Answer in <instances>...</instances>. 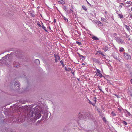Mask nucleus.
I'll list each match as a JSON object with an SVG mask.
<instances>
[{"label": "nucleus", "mask_w": 132, "mask_h": 132, "mask_svg": "<svg viewBox=\"0 0 132 132\" xmlns=\"http://www.w3.org/2000/svg\"><path fill=\"white\" fill-rule=\"evenodd\" d=\"M38 106H36L34 107L32 110L30 112V113H31L30 115H29L30 117H32L33 116V114L35 115V117L37 119H38L41 116V114L40 113L39 110L38 109Z\"/></svg>", "instance_id": "f257e3e1"}, {"label": "nucleus", "mask_w": 132, "mask_h": 132, "mask_svg": "<svg viewBox=\"0 0 132 132\" xmlns=\"http://www.w3.org/2000/svg\"><path fill=\"white\" fill-rule=\"evenodd\" d=\"M89 114L88 113L85 112L84 113H79L78 115V117L79 119H82L83 118H86L89 117Z\"/></svg>", "instance_id": "f03ea898"}, {"label": "nucleus", "mask_w": 132, "mask_h": 132, "mask_svg": "<svg viewBox=\"0 0 132 132\" xmlns=\"http://www.w3.org/2000/svg\"><path fill=\"white\" fill-rule=\"evenodd\" d=\"M10 56L9 54H7L6 56L2 57V59L0 60V65H1V64H2L7 65L8 63L7 62V60L8 59H9V57Z\"/></svg>", "instance_id": "7ed1b4c3"}, {"label": "nucleus", "mask_w": 132, "mask_h": 132, "mask_svg": "<svg viewBox=\"0 0 132 132\" xmlns=\"http://www.w3.org/2000/svg\"><path fill=\"white\" fill-rule=\"evenodd\" d=\"M19 58L17 57L13 60V65L15 67H18L20 66L19 63L18 62Z\"/></svg>", "instance_id": "20e7f679"}, {"label": "nucleus", "mask_w": 132, "mask_h": 132, "mask_svg": "<svg viewBox=\"0 0 132 132\" xmlns=\"http://www.w3.org/2000/svg\"><path fill=\"white\" fill-rule=\"evenodd\" d=\"M116 41L119 44H122L124 43V40L119 37H117L116 39Z\"/></svg>", "instance_id": "39448f33"}, {"label": "nucleus", "mask_w": 132, "mask_h": 132, "mask_svg": "<svg viewBox=\"0 0 132 132\" xmlns=\"http://www.w3.org/2000/svg\"><path fill=\"white\" fill-rule=\"evenodd\" d=\"M124 56L125 58L127 60H130L131 59V56L128 53H125L124 54Z\"/></svg>", "instance_id": "423d86ee"}, {"label": "nucleus", "mask_w": 132, "mask_h": 132, "mask_svg": "<svg viewBox=\"0 0 132 132\" xmlns=\"http://www.w3.org/2000/svg\"><path fill=\"white\" fill-rule=\"evenodd\" d=\"M96 72L97 75V76L100 77H103V76L102 75V74L101 73V71L100 70L98 69H96Z\"/></svg>", "instance_id": "0eeeda50"}, {"label": "nucleus", "mask_w": 132, "mask_h": 132, "mask_svg": "<svg viewBox=\"0 0 132 132\" xmlns=\"http://www.w3.org/2000/svg\"><path fill=\"white\" fill-rule=\"evenodd\" d=\"M54 57L55 58V61L57 62L58 61H59L60 60V57L58 56H56L55 55H54Z\"/></svg>", "instance_id": "6e6552de"}, {"label": "nucleus", "mask_w": 132, "mask_h": 132, "mask_svg": "<svg viewBox=\"0 0 132 132\" xmlns=\"http://www.w3.org/2000/svg\"><path fill=\"white\" fill-rule=\"evenodd\" d=\"M14 85L15 87L16 88L17 87H18L19 86V82L18 81L15 82L14 84Z\"/></svg>", "instance_id": "1a4fd4ad"}, {"label": "nucleus", "mask_w": 132, "mask_h": 132, "mask_svg": "<svg viewBox=\"0 0 132 132\" xmlns=\"http://www.w3.org/2000/svg\"><path fill=\"white\" fill-rule=\"evenodd\" d=\"M37 64H40V61L39 59H36L34 61Z\"/></svg>", "instance_id": "9d476101"}, {"label": "nucleus", "mask_w": 132, "mask_h": 132, "mask_svg": "<svg viewBox=\"0 0 132 132\" xmlns=\"http://www.w3.org/2000/svg\"><path fill=\"white\" fill-rule=\"evenodd\" d=\"M101 20L102 22H104L105 23H107V20L104 18H102Z\"/></svg>", "instance_id": "9b49d317"}, {"label": "nucleus", "mask_w": 132, "mask_h": 132, "mask_svg": "<svg viewBox=\"0 0 132 132\" xmlns=\"http://www.w3.org/2000/svg\"><path fill=\"white\" fill-rule=\"evenodd\" d=\"M42 28L44 29L46 32H48L47 30L46 27L44 26L43 25V24L42 23Z\"/></svg>", "instance_id": "f8f14e48"}, {"label": "nucleus", "mask_w": 132, "mask_h": 132, "mask_svg": "<svg viewBox=\"0 0 132 132\" xmlns=\"http://www.w3.org/2000/svg\"><path fill=\"white\" fill-rule=\"evenodd\" d=\"M125 27L126 28L127 31H130V28L128 26L125 25Z\"/></svg>", "instance_id": "ddd939ff"}, {"label": "nucleus", "mask_w": 132, "mask_h": 132, "mask_svg": "<svg viewBox=\"0 0 132 132\" xmlns=\"http://www.w3.org/2000/svg\"><path fill=\"white\" fill-rule=\"evenodd\" d=\"M92 39L96 40H99V39L98 38L95 36L92 37Z\"/></svg>", "instance_id": "4468645a"}, {"label": "nucleus", "mask_w": 132, "mask_h": 132, "mask_svg": "<svg viewBox=\"0 0 132 132\" xmlns=\"http://www.w3.org/2000/svg\"><path fill=\"white\" fill-rule=\"evenodd\" d=\"M68 12L69 13H73V11L71 9H70L69 10Z\"/></svg>", "instance_id": "2eb2a0df"}, {"label": "nucleus", "mask_w": 132, "mask_h": 132, "mask_svg": "<svg viewBox=\"0 0 132 132\" xmlns=\"http://www.w3.org/2000/svg\"><path fill=\"white\" fill-rule=\"evenodd\" d=\"M111 114L113 116H115L116 115V114L113 111L111 112Z\"/></svg>", "instance_id": "dca6fc26"}, {"label": "nucleus", "mask_w": 132, "mask_h": 132, "mask_svg": "<svg viewBox=\"0 0 132 132\" xmlns=\"http://www.w3.org/2000/svg\"><path fill=\"white\" fill-rule=\"evenodd\" d=\"M124 50V49L122 47H121L119 50L120 52H122Z\"/></svg>", "instance_id": "f3484780"}, {"label": "nucleus", "mask_w": 132, "mask_h": 132, "mask_svg": "<svg viewBox=\"0 0 132 132\" xmlns=\"http://www.w3.org/2000/svg\"><path fill=\"white\" fill-rule=\"evenodd\" d=\"M108 48L107 47H104L103 48L104 51H106L107 50H108Z\"/></svg>", "instance_id": "a211bd4d"}, {"label": "nucleus", "mask_w": 132, "mask_h": 132, "mask_svg": "<svg viewBox=\"0 0 132 132\" xmlns=\"http://www.w3.org/2000/svg\"><path fill=\"white\" fill-rule=\"evenodd\" d=\"M89 103L91 104L92 105H93V106H94V105H95V104H94L90 100H89Z\"/></svg>", "instance_id": "6ab92c4d"}, {"label": "nucleus", "mask_w": 132, "mask_h": 132, "mask_svg": "<svg viewBox=\"0 0 132 132\" xmlns=\"http://www.w3.org/2000/svg\"><path fill=\"white\" fill-rule=\"evenodd\" d=\"M132 3V2L130 1H129V2L127 1L126 3L128 5H130V4Z\"/></svg>", "instance_id": "aec40b11"}, {"label": "nucleus", "mask_w": 132, "mask_h": 132, "mask_svg": "<svg viewBox=\"0 0 132 132\" xmlns=\"http://www.w3.org/2000/svg\"><path fill=\"white\" fill-rule=\"evenodd\" d=\"M76 43L77 44H78L79 45H81L82 44L80 42L76 41Z\"/></svg>", "instance_id": "412c9836"}, {"label": "nucleus", "mask_w": 132, "mask_h": 132, "mask_svg": "<svg viewBox=\"0 0 132 132\" xmlns=\"http://www.w3.org/2000/svg\"><path fill=\"white\" fill-rule=\"evenodd\" d=\"M63 61L62 60H61L60 61V63L61 64H62V65L63 67H64V66H65V65L64 64H63Z\"/></svg>", "instance_id": "4be33fe9"}, {"label": "nucleus", "mask_w": 132, "mask_h": 132, "mask_svg": "<svg viewBox=\"0 0 132 132\" xmlns=\"http://www.w3.org/2000/svg\"><path fill=\"white\" fill-rule=\"evenodd\" d=\"M82 7L83 9L85 11H86L87 10V9L84 6H82Z\"/></svg>", "instance_id": "5701e85b"}, {"label": "nucleus", "mask_w": 132, "mask_h": 132, "mask_svg": "<svg viewBox=\"0 0 132 132\" xmlns=\"http://www.w3.org/2000/svg\"><path fill=\"white\" fill-rule=\"evenodd\" d=\"M126 113H127V114L129 116H130V113L126 110Z\"/></svg>", "instance_id": "b1692460"}, {"label": "nucleus", "mask_w": 132, "mask_h": 132, "mask_svg": "<svg viewBox=\"0 0 132 132\" xmlns=\"http://www.w3.org/2000/svg\"><path fill=\"white\" fill-rule=\"evenodd\" d=\"M37 25L38 26H39L40 27H42L41 25L38 22L37 23Z\"/></svg>", "instance_id": "393cba45"}, {"label": "nucleus", "mask_w": 132, "mask_h": 132, "mask_svg": "<svg viewBox=\"0 0 132 132\" xmlns=\"http://www.w3.org/2000/svg\"><path fill=\"white\" fill-rule=\"evenodd\" d=\"M118 15L119 18H121L123 17V15L121 14H119Z\"/></svg>", "instance_id": "a878e982"}, {"label": "nucleus", "mask_w": 132, "mask_h": 132, "mask_svg": "<svg viewBox=\"0 0 132 132\" xmlns=\"http://www.w3.org/2000/svg\"><path fill=\"white\" fill-rule=\"evenodd\" d=\"M122 123L123 124H125V125H127V122H126V121H122Z\"/></svg>", "instance_id": "bb28decb"}, {"label": "nucleus", "mask_w": 132, "mask_h": 132, "mask_svg": "<svg viewBox=\"0 0 132 132\" xmlns=\"http://www.w3.org/2000/svg\"><path fill=\"white\" fill-rule=\"evenodd\" d=\"M68 69L67 70V71H72V69L70 68H68Z\"/></svg>", "instance_id": "cd10ccee"}, {"label": "nucleus", "mask_w": 132, "mask_h": 132, "mask_svg": "<svg viewBox=\"0 0 132 132\" xmlns=\"http://www.w3.org/2000/svg\"><path fill=\"white\" fill-rule=\"evenodd\" d=\"M96 23H98V24H100L101 23L100 22V21H97L96 22Z\"/></svg>", "instance_id": "c85d7f7f"}, {"label": "nucleus", "mask_w": 132, "mask_h": 132, "mask_svg": "<svg viewBox=\"0 0 132 132\" xmlns=\"http://www.w3.org/2000/svg\"><path fill=\"white\" fill-rule=\"evenodd\" d=\"M64 20H65V21L67 22L68 21V19L67 18H66L65 17H64Z\"/></svg>", "instance_id": "c756f323"}, {"label": "nucleus", "mask_w": 132, "mask_h": 132, "mask_svg": "<svg viewBox=\"0 0 132 132\" xmlns=\"http://www.w3.org/2000/svg\"><path fill=\"white\" fill-rule=\"evenodd\" d=\"M103 120L104 121H106V119H105V118H103Z\"/></svg>", "instance_id": "7c9ffc66"}, {"label": "nucleus", "mask_w": 132, "mask_h": 132, "mask_svg": "<svg viewBox=\"0 0 132 132\" xmlns=\"http://www.w3.org/2000/svg\"><path fill=\"white\" fill-rule=\"evenodd\" d=\"M65 70L66 71H67V70H68V68H67L66 67H65Z\"/></svg>", "instance_id": "2f4dec72"}, {"label": "nucleus", "mask_w": 132, "mask_h": 132, "mask_svg": "<svg viewBox=\"0 0 132 132\" xmlns=\"http://www.w3.org/2000/svg\"><path fill=\"white\" fill-rule=\"evenodd\" d=\"M127 38L129 39V40H130V38L129 37V36H127Z\"/></svg>", "instance_id": "473e14b6"}, {"label": "nucleus", "mask_w": 132, "mask_h": 132, "mask_svg": "<svg viewBox=\"0 0 132 132\" xmlns=\"http://www.w3.org/2000/svg\"><path fill=\"white\" fill-rule=\"evenodd\" d=\"M120 4L123 6L125 5L123 3H121Z\"/></svg>", "instance_id": "72a5a7b5"}, {"label": "nucleus", "mask_w": 132, "mask_h": 132, "mask_svg": "<svg viewBox=\"0 0 132 132\" xmlns=\"http://www.w3.org/2000/svg\"><path fill=\"white\" fill-rule=\"evenodd\" d=\"M118 110L119 111H121V109H119V108H118Z\"/></svg>", "instance_id": "f704fd0d"}, {"label": "nucleus", "mask_w": 132, "mask_h": 132, "mask_svg": "<svg viewBox=\"0 0 132 132\" xmlns=\"http://www.w3.org/2000/svg\"><path fill=\"white\" fill-rule=\"evenodd\" d=\"M54 22V23H55L56 22V21H55V19H54V21H53Z\"/></svg>", "instance_id": "c9c22d12"}, {"label": "nucleus", "mask_w": 132, "mask_h": 132, "mask_svg": "<svg viewBox=\"0 0 132 132\" xmlns=\"http://www.w3.org/2000/svg\"><path fill=\"white\" fill-rule=\"evenodd\" d=\"M9 62H10V63L11 64L12 63V62H11V61H9Z\"/></svg>", "instance_id": "e433bc0d"}, {"label": "nucleus", "mask_w": 132, "mask_h": 132, "mask_svg": "<svg viewBox=\"0 0 132 132\" xmlns=\"http://www.w3.org/2000/svg\"><path fill=\"white\" fill-rule=\"evenodd\" d=\"M130 82H131V83L132 84V79L131 80Z\"/></svg>", "instance_id": "4c0bfd02"}, {"label": "nucleus", "mask_w": 132, "mask_h": 132, "mask_svg": "<svg viewBox=\"0 0 132 132\" xmlns=\"http://www.w3.org/2000/svg\"><path fill=\"white\" fill-rule=\"evenodd\" d=\"M71 73H72L73 75H74V72H73L72 71Z\"/></svg>", "instance_id": "58836bf2"}, {"label": "nucleus", "mask_w": 132, "mask_h": 132, "mask_svg": "<svg viewBox=\"0 0 132 132\" xmlns=\"http://www.w3.org/2000/svg\"><path fill=\"white\" fill-rule=\"evenodd\" d=\"M120 7H121V8H122V6H121V5H120Z\"/></svg>", "instance_id": "ea45409f"}, {"label": "nucleus", "mask_w": 132, "mask_h": 132, "mask_svg": "<svg viewBox=\"0 0 132 132\" xmlns=\"http://www.w3.org/2000/svg\"><path fill=\"white\" fill-rule=\"evenodd\" d=\"M99 89L101 91H102L101 89H100V88H99Z\"/></svg>", "instance_id": "a19ab883"}, {"label": "nucleus", "mask_w": 132, "mask_h": 132, "mask_svg": "<svg viewBox=\"0 0 132 132\" xmlns=\"http://www.w3.org/2000/svg\"><path fill=\"white\" fill-rule=\"evenodd\" d=\"M107 11H106L105 12V13H106V14H107Z\"/></svg>", "instance_id": "79ce46f5"}, {"label": "nucleus", "mask_w": 132, "mask_h": 132, "mask_svg": "<svg viewBox=\"0 0 132 132\" xmlns=\"http://www.w3.org/2000/svg\"><path fill=\"white\" fill-rule=\"evenodd\" d=\"M96 100H94L95 102V103L96 102Z\"/></svg>", "instance_id": "37998d69"}, {"label": "nucleus", "mask_w": 132, "mask_h": 132, "mask_svg": "<svg viewBox=\"0 0 132 132\" xmlns=\"http://www.w3.org/2000/svg\"><path fill=\"white\" fill-rule=\"evenodd\" d=\"M87 3L88 4H89V3L87 1Z\"/></svg>", "instance_id": "c03bdc74"}, {"label": "nucleus", "mask_w": 132, "mask_h": 132, "mask_svg": "<svg viewBox=\"0 0 132 132\" xmlns=\"http://www.w3.org/2000/svg\"><path fill=\"white\" fill-rule=\"evenodd\" d=\"M131 11H132V7H131Z\"/></svg>", "instance_id": "a18cd8bd"}, {"label": "nucleus", "mask_w": 132, "mask_h": 132, "mask_svg": "<svg viewBox=\"0 0 132 132\" xmlns=\"http://www.w3.org/2000/svg\"><path fill=\"white\" fill-rule=\"evenodd\" d=\"M82 56V57H84V56Z\"/></svg>", "instance_id": "49530a36"}, {"label": "nucleus", "mask_w": 132, "mask_h": 132, "mask_svg": "<svg viewBox=\"0 0 132 132\" xmlns=\"http://www.w3.org/2000/svg\"><path fill=\"white\" fill-rule=\"evenodd\" d=\"M83 65H84V63H82V64Z\"/></svg>", "instance_id": "de8ad7c7"}]
</instances>
